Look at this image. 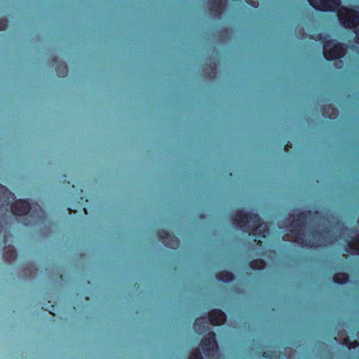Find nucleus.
<instances>
[{
  "label": "nucleus",
  "mask_w": 359,
  "mask_h": 359,
  "mask_svg": "<svg viewBox=\"0 0 359 359\" xmlns=\"http://www.w3.org/2000/svg\"><path fill=\"white\" fill-rule=\"evenodd\" d=\"M264 266L265 263L262 259H256L250 263V266L254 269H262Z\"/></svg>",
  "instance_id": "nucleus-13"
},
{
  "label": "nucleus",
  "mask_w": 359,
  "mask_h": 359,
  "mask_svg": "<svg viewBox=\"0 0 359 359\" xmlns=\"http://www.w3.org/2000/svg\"><path fill=\"white\" fill-rule=\"evenodd\" d=\"M309 212L296 213L287 229L290 232L287 239L296 242L302 246L316 248L327 245L333 243L332 233L330 230H324L323 233H309L306 231V223L308 220Z\"/></svg>",
  "instance_id": "nucleus-1"
},
{
  "label": "nucleus",
  "mask_w": 359,
  "mask_h": 359,
  "mask_svg": "<svg viewBox=\"0 0 359 359\" xmlns=\"http://www.w3.org/2000/svg\"><path fill=\"white\" fill-rule=\"evenodd\" d=\"M6 26V22H3L0 24V29H3Z\"/></svg>",
  "instance_id": "nucleus-18"
},
{
  "label": "nucleus",
  "mask_w": 359,
  "mask_h": 359,
  "mask_svg": "<svg viewBox=\"0 0 359 359\" xmlns=\"http://www.w3.org/2000/svg\"><path fill=\"white\" fill-rule=\"evenodd\" d=\"M341 236L345 238V251L352 255H359V233L349 229H344Z\"/></svg>",
  "instance_id": "nucleus-6"
},
{
  "label": "nucleus",
  "mask_w": 359,
  "mask_h": 359,
  "mask_svg": "<svg viewBox=\"0 0 359 359\" xmlns=\"http://www.w3.org/2000/svg\"><path fill=\"white\" fill-rule=\"evenodd\" d=\"M226 320V315L220 310H214L209 313V321L212 325H221Z\"/></svg>",
  "instance_id": "nucleus-8"
},
{
  "label": "nucleus",
  "mask_w": 359,
  "mask_h": 359,
  "mask_svg": "<svg viewBox=\"0 0 359 359\" xmlns=\"http://www.w3.org/2000/svg\"><path fill=\"white\" fill-rule=\"evenodd\" d=\"M211 4H212L211 6V9L212 10L215 9V11H217L224 6V5L225 4V1L224 0H212V1L211 2Z\"/></svg>",
  "instance_id": "nucleus-14"
},
{
  "label": "nucleus",
  "mask_w": 359,
  "mask_h": 359,
  "mask_svg": "<svg viewBox=\"0 0 359 359\" xmlns=\"http://www.w3.org/2000/svg\"><path fill=\"white\" fill-rule=\"evenodd\" d=\"M64 70H65V72H64V74H62V76H64V75L66 74V67H64Z\"/></svg>",
  "instance_id": "nucleus-20"
},
{
  "label": "nucleus",
  "mask_w": 359,
  "mask_h": 359,
  "mask_svg": "<svg viewBox=\"0 0 359 359\" xmlns=\"http://www.w3.org/2000/svg\"><path fill=\"white\" fill-rule=\"evenodd\" d=\"M343 344L347 346L349 349L355 348L358 345H359L358 342H355L354 344L349 343L347 339H344Z\"/></svg>",
  "instance_id": "nucleus-16"
},
{
  "label": "nucleus",
  "mask_w": 359,
  "mask_h": 359,
  "mask_svg": "<svg viewBox=\"0 0 359 359\" xmlns=\"http://www.w3.org/2000/svg\"><path fill=\"white\" fill-rule=\"evenodd\" d=\"M29 217H33V213H32V212H31V213L29 214Z\"/></svg>",
  "instance_id": "nucleus-21"
},
{
  "label": "nucleus",
  "mask_w": 359,
  "mask_h": 359,
  "mask_svg": "<svg viewBox=\"0 0 359 359\" xmlns=\"http://www.w3.org/2000/svg\"><path fill=\"white\" fill-rule=\"evenodd\" d=\"M332 114H329L327 112H325V115L330 117V118H332V117H335L337 113L335 111L334 109H332Z\"/></svg>",
  "instance_id": "nucleus-17"
},
{
  "label": "nucleus",
  "mask_w": 359,
  "mask_h": 359,
  "mask_svg": "<svg viewBox=\"0 0 359 359\" xmlns=\"http://www.w3.org/2000/svg\"><path fill=\"white\" fill-rule=\"evenodd\" d=\"M208 328V322L205 318H198L194 323V329L198 333H203Z\"/></svg>",
  "instance_id": "nucleus-10"
},
{
  "label": "nucleus",
  "mask_w": 359,
  "mask_h": 359,
  "mask_svg": "<svg viewBox=\"0 0 359 359\" xmlns=\"http://www.w3.org/2000/svg\"><path fill=\"white\" fill-rule=\"evenodd\" d=\"M217 278L223 282H229L233 280V276L228 271H222L217 275Z\"/></svg>",
  "instance_id": "nucleus-11"
},
{
  "label": "nucleus",
  "mask_w": 359,
  "mask_h": 359,
  "mask_svg": "<svg viewBox=\"0 0 359 359\" xmlns=\"http://www.w3.org/2000/svg\"><path fill=\"white\" fill-rule=\"evenodd\" d=\"M15 257V251L12 248H8L6 252L4 253V258L7 261H11Z\"/></svg>",
  "instance_id": "nucleus-15"
},
{
  "label": "nucleus",
  "mask_w": 359,
  "mask_h": 359,
  "mask_svg": "<svg viewBox=\"0 0 359 359\" xmlns=\"http://www.w3.org/2000/svg\"><path fill=\"white\" fill-rule=\"evenodd\" d=\"M316 9L320 11H334L340 4V0H308Z\"/></svg>",
  "instance_id": "nucleus-7"
},
{
  "label": "nucleus",
  "mask_w": 359,
  "mask_h": 359,
  "mask_svg": "<svg viewBox=\"0 0 359 359\" xmlns=\"http://www.w3.org/2000/svg\"><path fill=\"white\" fill-rule=\"evenodd\" d=\"M341 61H338L335 63V65L337 68H341Z\"/></svg>",
  "instance_id": "nucleus-19"
},
{
  "label": "nucleus",
  "mask_w": 359,
  "mask_h": 359,
  "mask_svg": "<svg viewBox=\"0 0 359 359\" xmlns=\"http://www.w3.org/2000/svg\"><path fill=\"white\" fill-rule=\"evenodd\" d=\"M323 53L327 60H334L343 57L346 53V48L335 41H329L324 44Z\"/></svg>",
  "instance_id": "nucleus-5"
},
{
  "label": "nucleus",
  "mask_w": 359,
  "mask_h": 359,
  "mask_svg": "<svg viewBox=\"0 0 359 359\" xmlns=\"http://www.w3.org/2000/svg\"><path fill=\"white\" fill-rule=\"evenodd\" d=\"M348 280V276L346 273H337L334 276V280L337 283L342 284L345 283Z\"/></svg>",
  "instance_id": "nucleus-12"
},
{
  "label": "nucleus",
  "mask_w": 359,
  "mask_h": 359,
  "mask_svg": "<svg viewBox=\"0 0 359 359\" xmlns=\"http://www.w3.org/2000/svg\"><path fill=\"white\" fill-rule=\"evenodd\" d=\"M340 23L346 28H355L356 43H359V13L352 9L341 8L337 13Z\"/></svg>",
  "instance_id": "nucleus-4"
},
{
  "label": "nucleus",
  "mask_w": 359,
  "mask_h": 359,
  "mask_svg": "<svg viewBox=\"0 0 359 359\" xmlns=\"http://www.w3.org/2000/svg\"><path fill=\"white\" fill-rule=\"evenodd\" d=\"M215 337L214 332L208 333V337L203 339L200 348L194 351L189 359H210L213 357L217 350Z\"/></svg>",
  "instance_id": "nucleus-3"
},
{
  "label": "nucleus",
  "mask_w": 359,
  "mask_h": 359,
  "mask_svg": "<svg viewBox=\"0 0 359 359\" xmlns=\"http://www.w3.org/2000/svg\"><path fill=\"white\" fill-rule=\"evenodd\" d=\"M234 224L245 231L255 236L266 237L269 233L267 224L261 222L256 214L244 213L240 211L236 213Z\"/></svg>",
  "instance_id": "nucleus-2"
},
{
  "label": "nucleus",
  "mask_w": 359,
  "mask_h": 359,
  "mask_svg": "<svg viewBox=\"0 0 359 359\" xmlns=\"http://www.w3.org/2000/svg\"><path fill=\"white\" fill-rule=\"evenodd\" d=\"M160 238L163 239V243L168 246L170 248H175L178 245V241L177 239L170 235L168 233L163 231L160 233L159 235Z\"/></svg>",
  "instance_id": "nucleus-9"
}]
</instances>
